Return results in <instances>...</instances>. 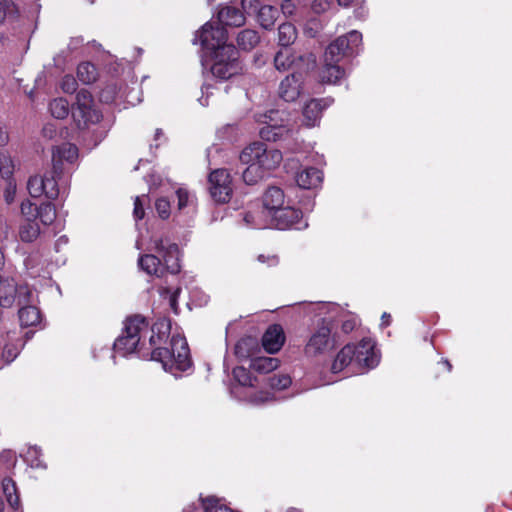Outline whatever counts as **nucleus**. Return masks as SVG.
I'll list each match as a JSON object with an SVG mask.
<instances>
[{
    "label": "nucleus",
    "mask_w": 512,
    "mask_h": 512,
    "mask_svg": "<svg viewBox=\"0 0 512 512\" xmlns=\"http://www.w3.org/2000/svg\"><path fill=\"white\" fill-rule=\"evenodd\" d=\"M284 191L275 185H268L262 194V205L265 210V216L268 218L274 213V210L284 206Z\"/></svg>",
    "instance_id": "14"
},
{
    "label": "nucleus",
    "mask_w": 512,
    "mask_h": 512,
    "mask_svg": "<svg viewBox=\"0 0 512 512\" xmlns=\"http://www.w3.org/2000/svg\"><path fill=\"white\" fill-rule=\"evenodd\" d=\"M40 178L43 179V184H45L44 195L46 198L55 200L59 195L58 180L60 178L48 173L40 176Z\"/></svg>",
    "instance_id": "34"
},
{
    "label": "nucleus",
    "mask_w": 512,
    "mask_h": 512,
    "mask_svg": "<svg viewBox=\"0 0 512 512\" xmlns=\"http://www.w3.org/2000/svg\"><path fill=\"white\" fill-rule=\"evenodd\" d=\"M333 102L329 98H313L307 102L303 108V123L307 127H314L320 121L323 110Z\"/></svg>",
    "instance_id": "11"
},
{
    "label": "nucleus",
    "mask_w": 512,
    "mask_h": 512,
    "mask_svg": "<svg viewBox=\"0 0 512 512\" xmlns=\"http://www.w3.org/2000/svg\"><path fill=\"white\" fill-rule=\"evenodd\" d=\"M356 362L364 368H374L379 363L374 343L369 338L362 339L358 345L346 344L336 355L332 365V373H338L350 363Z\"/></svg>",
    "instance_id": "2"
},
{
    "label": "nucleus",
    "mask_w": 512,
    "mask_h": 512,
    "mask_svg": "<svg viewBox=\"0 0 512 512\" xmlns=\"http://www.w3.org/2000/svg\"><path fill=\"white\" fill-rule=\"evenodd\" d=\"M106 137V131L94 130L90 135L91 147H96Z\"/></svg>",
    "instance_id": "58"
},
{
    "label": "nucleus",
    "mask_w": 512,
    "mask_h": 512,
    "mask_svg": "<svg viewBox=\"0 0 512 512\" xmlns=\"http://www.w3.org/2000/svg\"><path fill=\"white\" fill-rule=\"evenodd\" d=\"M28 460L31 462V467H34V462L42 455L41 449L38 447H31L28 450Z\"/></svg>",
    "instance_id": "61"
},
{
    "label": "nucleus",
    "mask_w": 512,
    "mask_h": 512,
    "mask_svg": "<svg viewBox=\"0 0 512 512\" xmlns=\"http://www.w3.org/2000/svg\"><path fill=\"white\" fill-rule=\"evenodd\" d=\"M217 18L218 23L222 24L221 26L239 27L245 23V15L242 10L229 5L222 7L218 11Z\"/></svg>",
    "instance_id": "16"
},
{
    "label": "nucleus",
    "mask_w": 512,
    "mask_h": 512,
    "mask_svg": "<svg viewBox=\"0 0 512 512\" xmlns=\"http://www.w3.org/2000/svg\"><path fill=\"white\" fill-rule=\"evenodd\" d=\"M278 15L279 11L276 7L271 5H264L259 9L257 17L260 25L264 29L268 30L274 25Z\"/></svg>",
    "instance_id": "29"
},
{
    "label": "nucleus",
    "mask_w": 512,
    "mask_h": 512,
    "mask_svg": "<svg viewBox=\"0 0 512 512\" xmlns=\"http://www.w3.org/2000/svg\"><path fill=\"white\" fill-rule=\"evenodd\" d=\"M63 161L58 154L52 153V168L51 171L47 172L50 175L61 178L63 174Z\"/></svg>",
    "instance_id": "51"
},
{
    "label": "nucleus",
    "mask_w": 512,
    "mask_h": 512,
    "mask_svg": "<svg viewBox=\"0 0 512 512\" xmlns=\"http://www.w3.org/2000/svg\"><path fill=\"white\" fill-rule=\"evenodd\" d=\"M248 167L243 171L242 178L247 185L257 184L259 181L269 176L262 167H260L255 161L247 163Z\"/></svg>",
    "instance_id": "26"
},
{
    "label": "nucleus",
    "mask_w": 512,
    "mask_h": 512,
    "mask_svg": "<svg viewBox=\"0 0 512 512\" xmlns=\"http://www.w3.org/2000/svg\"><path fill=\"white\" fill-rule=\"evenodd\" d=\"M98 76L96 66L91 62H82L77 67V77L84 84H91Z\"/></svg>",
    "instance_id": "31"
},
{
    "label": "nucleus",
    "mask_w": 512,
    "mask_h": 512,
    "mask_svg": "<svg viewBox=\"0 0 512 512\" xmlns=\"http://www.w3.org/2000/svg\"><path fill=\"white\" fill-rule=\"evenodd\" d=\"M151 331L153 334L170 335L171 322L168 318H162L157 320L152 326Z\"/></svg>",
    "instance_id": "47"
},
{
    "label": "nucleus",
    "mask_w": 512,
    "mask_h": 512,
    "mask_svg": "<svg viewBox=\"0 0 512 512\" xmlns=\"http://www.w3.org/2000/svg\"><path fill=\"white\" fill-rule=\"evenodd\" d=\"M277 130H279V128L270 127V126L263 127L260 130V136L263 140H266V141H276L280 137V134H279V132H277Z\"/></svg>",
    "instance_id": "52"
},
{
    "label": "nucleus",
    "mask_w": 512,
    "mask_h": 512,
    "mask_svg": "<svg viewBox=\"0 0 512 512\" xmlns=\"http://www.w3.org/2000/svg\"><path fill=\"white\" fill-rule=\"evenodd\" d=\"M259 40L257 31L244 29L237 36V45L243 51H251L259 43Z\"/></svg>",
    "instance_id": "28"
},
{
    "label": "nucleus",
    "mask_w": 512,
    "mask_h": 512,
    "mask_svg": "<svg viewBox=\"0 0 512 512\" xmlns=\"http://www.w3.org/2000/svg\"><path fill=\"white\" fill-rule=\"evenodd\" d=\"M304 78L301 73L292 72L285 79H283L279 86V96L286 102L295 101L300 95L301 85Z\"/></svg>",
    "instance_id": "13"
},
{
    "label": "nucleus",
    "mask_w": 512,
    "mask_h": 512,
    "mask_svg": "<svg viewBox=\"0 0 512 512\" xmlns=\"http://www.w3.org/2000/svg\"><path fill=\"white\" fill-rule=\"evenodd\" d=\"M209 187H232V178L229 171L225 168L216 169L209 174Z\"/></svg>",
    "instance_id": "30"
},
{
    "label": "nucleus",
    "mask_w": 512,
    "mask_h": 512,
    "mask_svg": "<svg viewBox=\"0 0 512 512\" xmlns=\"http://www.w3.org/2000/svg\"><path fill=\"white\" fill-rule=\"evenodd\" d=\"M170 305L173 311L177 314L178 313V305H177V293H173L170 297Z\"/></svg>",
    "instance_id": "64"
},
{
    "label": "nucleus",
    "mask_w": 512,
    "mask_h": 512,
    "mask_svg": "<svg viewBox=\"0 0 512 512\" xmlns=\"http://www.w3.org/2000/svg\"><path fill=\"white\" fill-rule=\"evenodd\" d=\"M316 67V56L312 52L304 54H294L291 68L293 72L301 73V77L304 78L305 74L314 70Z\"/></svg>",
    "instance_id": "20"
},
{
    "label": "nucleus",
    "mask_w": 512,
    "mask_h": 512,
    "mask_svg": "<svg viewBox=\"0 0 512 512\" xmlns=\"http://www.w3.org/2000/svg\"><path fill=\"white\" fill-rule=\"evenodd\" d=\"M179 247L177 244H170L163 254V261L165 269L171 274L180 272L181 266L179 263Z\"/></svg>",
    "instance_id": "25"
},
{
    "label": "nucleus",
    "mask_w": 512,
    "mask_h": 512,
    "mask_svg": "<svg viewBox=\"0 0 512 512\" xmlns=\"http://www.w3.org/2000/svg\"><path fill=\"white\" fill-rule=\"evenodd\" d=\"M227 40L228 32L224 26H221L219 23L214 25L211 22H207L195 33L193 44L199 42L208 56L219 52L220 48L224 46H234L233 44H228Z\"/></svg>",
    "instance_id": "8"
},
{
    "label": "nucleus",
    "mask_w": 512,
    "mask_h": 512,
    "mask_svg": "<svg viewBox=\"0 0 512 512\" xmlns=\"http://www.w3.org/2000/svg\"><path fill=\"white\" fill-rule=\"evenodd\" d=\"M14 166L10 157L1 155L0 156V175L6 181L13 179Z\"/></svg>",
    "instance_id": "44"
},
{
    "label": "nucleus",
    "mask_w": 512,
    "mask_h": 512,
    "mask_svg": "<svg viewBox=\"0 0 512 512\" xmlns=\"http://www.w3.org/2000/svg\"><path fill=\"white\" fill-rule=\"evenodd\" d=\"M355 326H356L355 320H353V319L345 320L341 325V331L344 334H349L350 332H352L354 330Z\"/></svg>",
    "instance_id": "62"
},
{
    "label": "nucleus",
    "mask_w": 512,
    "mask_h": 512,
    "mask_svg": "<svg viewBox=\"0 0 512 512\" xmlns=\"http://www.w3.org/2000/svg\"><path fill=\"white\" fill-rule=\"evenodd\" d=\"M295 8V4L291 0H284L281 4V11L286 16H291Z\"/></svg>",
    "instance_id": "59"
},
{
    "label": "nucleus",
    "mask_w": 512,
    "mask_h": 512,
    "mask_svg": "<svg viewBox=\"0 0 512 512\" xmlns=\"http://www.w3.org/2000/svg\"><path fill=\"white\" fill-rule=\"evenodd\" d=\"M150 201L148 195H141L137 196L134 201V210H133V216L136 221L142 220L145 216V202Z\"/></svg>",
    "instance_id": "46"
},
{
    "label": "nucleus",
    "mask_w": 512,
    "mask_h": 512,
    "mask_svg": "<svg viewBox=\"0 0 512 512\" xmlns=\"http://www.w3.org/2000/svg\"><path fill=\"white\" fill-rule=\"evenodd\" d=\"M27 190L32 198H38L45 191V184L40 176H31L27 182Z\"/></svg>",
    "instance_id": "42"
},
{
    "label": "nucleus",
    "mask_w": 512,
    "mask_h": 512,
    "mask_svg": "<svg viewBox=\"0 0 512 512\" xmlns=\"http://www.w3.org/2000/svg\"><path fill=\"white\" fill-rule=\"evenodd\" d=\"M296 38L297 30L292 23L285 22L278 27V44L282 48H288L295 42Z\"/></svg>",
    "instance_id": "27"
},
{
    "label": "nucleus",
    "mask_w": 512,
    "mask_h": 512,
    "mask_svg": "<svg viewBox=\"0 0 512 512\" xmlns=\"http://www.w3.org/2000/svg\"><path fill=\"white\" fill-rule=\"evenodd\" d=\"M38 206L32 203L30 200L22 201L20 205L21 214L24 217L23 220H37Z\"/></svg>",
    "instance_id": "45"
},
{
    "label": "nucleus",
    "mask_w": 512,
    "mask_h": 512,
    "mask_svg": "<svg viewBox=\"0 0 512 512\" xmlns=\"http://www.w3.org/2000/svg\"><path fill=\"white\" fill-rule=\"evenodd\" d=\"M116 97V86L113 84L106 85L99 93V100L102 103L109 104Z\"/></svg>",
    "instance_id": "49"
},
{
    "label": "nucleus",
    "mask_w": 512,
    "mask_h": 512,
    "mask_svg": "<svg viewBox=\"0 0 512 512\" xmlns=\"http://www.w3.org/2000/svg\"><path fill=\"white\" fill-rule=\"evenodd\" d=\"M338 61H332L324 58V67L321 70L322 83L337 84L342 78L345 77V70L339 66Z\"/></svg>",
    "instance_id": "19"
},
{
    "label": "nucleus",
    "mask_w": 512,
    "mask_h": 512,
    "mask_svg": "<svg viewBox=\"0 0 512 512\" xmlns=\"http://www.w3.org/2000/svg\"><path fill=\"white\" fill-rule=\"evenodd\" d=\"M381 320H382V322H381V326H382V327H387V326H389V325H390V322H391V315H390L389 313H387V312H384V313L382 314Z\"/></svg>",
    "instance_id": "63"
},
{
    "label": "nucleus",
    "mask_w": 512,
    "mask_h": 512,
    "mask_svg": "<svg viewBox=\"0 0 512 512\" xmlns=\"http://www.w3.org/2000/svg\"><path fill=\"white\" fill-rule=\"evenodd\" d=\"M294 53H290L287 48L279 50L274 57L275 68L279 71H286L291 68Z\"/></svg>",
    "instance_id": "38"
},
{
    "label": "nucleus",
    "mask_w": 512,
    "mask_h": 512,
    "mask_svg": "<svg viewBox=\"0 0 512 512\" xmlns=\"http://www.w3.org/2000/svg\"><path fill=\"white\" fill-rule=\"evenodd\" d=\"M233 378L238 382L241 386H249L254 387V381H257L256 377H253L249 371V369L243 366H237L232 371Z\"/></svg>",
    "instance_id": "36"
},
{
    "label": "nucleus",
    "mask_w": 512,
    "mask_h": 512,
    "mask_svg": "<svg viewBox=\"0 0 512 512\" xmlns=\"http://www.w3.org/2000/svg\"><path fill=\"white\" fill-rule=\"evenodd\" d=\"M258 261L259 262H262V263H265L267 262L270 266H277L278 263H279V257L278 255H269V256H265L263 254H260L258 257H257Z\"/></svg>",
    "instance_id": "60"
},
{
    "label": "nucleus",
    "mask_w": 512,
    "mask_h": 512,
    "mask_svg": "<svg viewBox=\"0 0 512 512\" xmlns=\"http://www.w3.org/2000/svg\"><path fill=\"white\" fill-rule=\"evenodd\" d=\"M361 41L362 34L357 30H352L331 42L325 50L324 58L339 62L341 57L353 56Z\"/></svg>",
    "instance_id": "10"
},
{
    "label": "nucleus",
    "mask_w": 512,
    "mask_h": 512,
    "mask_svg": "<svg viewBox=\"0 0 512 512\" xmlns=\"http://www.w3.org/2000/svg\"><path fill=\"white\" fill-rule=\"evenodd\" d=\"M291 378L287 374L270 376L267 378V384L275 390H284L291 385Z\"/></svg>",
    "instance_id": "43"
},
{
    "label": "nucleus",
    "mask_w": 512,
    "mask_h": 512,
    "mask_svg": "<svg viewBox=\"0 0 512 512\" xmlns=\"http://www.w3.org/2000/svg\"><path fill=\"white\" fill-rule=\"evenodd\" d=\"M285 342V333L280 324L270 325L261 338L264 350L269 354L277 353Z\"/></svg>",
    "instance_id": "12"
},
{
    "label": "nucleus",
    "mask_w": 512,
    "mask_h": 512,
    "mask_svg": "<svg viewBox=\"0 0 512 512\" xmlns=\"http://www.w3.org/2000/svg\"><path fill=\"white\" fill-rule=\"evenodd\" d=\"M19 16V10L12 0H0V23L6 18L16 19Z\"/></svg>",
    "instance_id": "39"
},
{
    "label": "nucleus",
    "mask_w": 512,
    "mask_h": 512,
    "mask_svg": "<svg viewBox=\"0 0 512 512\" xmlns=\"http://www.w3.org/2000/svg\"><path fill=\"white\" fill-rule=\"evenodd\" d=\"M258 352H260L259 340L251 335L240 338L234 347V354L240 360H251Z\"/></svg>",
    "instance_id": "15"
},
{
    "label": "nucleus",
    "mask_w": 512,
    "mask_h": 512,
    "mask_svg": "<svg viewBox=\"0 0 512 512\" xmlns=\"http://www.w3.org/2000/svg\"><path fill=\"white\" fill-rule=\"evenodd\" d=\"M332 4V0H314L311 9L314 13L320 14L327 11Z\"/></svg>",
    "instance_id": "56"
},
{
    "label": "nucleus",
    "mask_w": 512,
    "mask_h": 512,
    "mask_svg": "<svg viewBox=\"0 0 512 512\" xmlns=\"http://www.w3.org/2000/svg\"><path fill=\"white\" fill-rule=\"evenodd\" d=\"M18 316L21 326L24 327L36 326L42 319L41 311L34 305L21 307Z\"/></svg>",
    "instance_id": "23"
},
{
    "label": "nucleus",
    "mask_w": 512,
    "mask_h": 512,
    "mask_svg": "<svg viewBox=\"0 0 512 512\" xmlns=\"http://www.w3.org/2000/svg\"><path fill=\"white\" fill-rule=\"evenodd\" d=\"M148 326L149 322L145 316L141 314L128 316L124 322L122 334L113 344V349L122 353L123 356L136 352L141 358L143 353H151V351L143 350L140 346L139 334Z\"/></svg>",
    "instance_id": "3"
},
{
    "label": "nucleus",
    "mask_w": 512,
    "mask_h": 512,
    "mask_svg": "<svg viewBox=\"0 0 512 512\" xmlns=\"http://www.w3.org/2000/svg\"><path fill=\"white\" fill-rule=\"evenodd\" d=\"M49 109L53 117L64 119L69 115V102L64 98H57L50 102Z\"/></svg>",
    "instance_id": "35"
},
{
    "label": "nucleus",
    "mask_w": 512,
    "mask_h": 512,
    "mask_svg": "<svg viewBox=\"0 0 512 512\" xmlns=\"http://www.w3.org/2000/svg\"><path fill=\"white\" fill-rule=\"evenodd\" d=\"M170 208V202L164 197L158 198L155 202V209L158 213V216L163 220L169 218L171 213Z\"/></svg>",
    "instance_id": "48"
},
{
    "label": "nucleus",
    "mask_w": 512,
    "mask_h": 512,
    "mask_svg": "<svg viewBox=\"0 0 512 512\" xmlns=\"http://www.w3.org/2000/svg\"><path fill=\"white\" fill-rule=\"evenodd\" d=\"M71 113L76 126L85 130L90 124L99 123L102 112L96 108L93 96L87 89H81L76 95V102L72 104Z\"/></svg>",
    "instance_id": "6"
},
{
    "label": "nucleus",
    "mask_w": 512,
    "mask_h": 512,
    "mask_svg": "<svg viewBox=\"0 0 512 512\" xmlns=\"http://www.w3.org/2000/svg\"><path fill=\"white\" fill-rule=\"evenodd\" d=\"M212 199L220 204L229 202L232 196V187H209Z\"/></svg>",
    "instance_id": "41"
},
{
    "label": "nucleus",
    "mask_w": 512,
    "mask_h": 512,
    "mask_svg": "<svg viewBox=\"0 0 512 512\" xmlns=\"http://www.w3.org/2000/svg\"><path fill=\"white\" fill-rule=\"evenodd\" d=\"M268 218L270 226L278 230H304L308 227L302 210L289 205L274 210Z\"/></svg>",
    "instance_id": "9"
},
{
    "label": "nucleus",
    "mask_w": 512,
    "mask_h": 512,
    "mask_svg": "<svg viewBox=\"0 0 512 512\" xmlns=\"http://www.w3.org/2000/svg\"><path fill=\"white\" fill-rule=\"evenodd\" d=\"M280 365V360L274 357L255 356L251 359L249 369L259 374H267L274 371Z\"/></svg>",
    "instance_id": "21"
},
{
    "label": "nucleus",
    "mask_w": 512,
    "mask_h": 512,
    "mask_svg": "<svg viewBox=\"0 0 512 512\" xmlns=\"http://www.w3.org/2000/svg\"><path fill=\"white\" fill-rule=\"evenodd\" d=\"M1 484L9 505L13 508H17L19 506L20 499L17 494L16 482H1Z\"/></svg>",
    "instance_id": "40"
},
{
    "label": "nucleus",
    "mask_w": 512,
    "mask_h": 512,
    "mask_svg": "<svg viewBox=\"0 0 512 512\" xmlns=\"http://www.w3.org/2000/svg\"><path fill=\"white\" fill-rule=\"evenodd\" d=\"M16 195V182L15 180L6 181V187L4 190V198L7 204H11Z\"/></svg>",
    "instance_id": "53"
},
{
    "label": "nucleus",
    "mask_w": 512,
    "mask_h": 512,
    "mask_svg": "<svg viewBox=\"0 0 512 512\" xmlns=\"http://www.w3.org/2000/svg\"><path fill=\"white\" fill-rule=\"evenodd\" d=\"M139 267L149 275H157L161 260L152 254L141 255L138 259Z\"/></svg>",
    "instance_id": "33"
},
{
    "label": "nucleus",
    "mask_w": 512,
    "mask_h": 512,
    "mask_svg": "<svg viewBox=\"0 0 512 512\" xmlns=\"http://www.w3.org/2000/svg\"><path fill=\"white\" fill-rule=\"evenodd\" d=\"M61 87L65 93L72 94L77 89V82L73 76L66 75L63 78Z\"/></svg>",
    "instance_id": "55"
},
{
    "label": "nucleus",
    "mask_w": 512,
    "mask_h": 512,
    "mask_svg": "<svg viewBox=\"0 0 512 512\" xmlns=\"http://www.w3.org/2000/svg\"><path fill=\"white\" fill-rule=\"evenodd\" d=\"M170 346L157 347L151 353H143L142 358L160 362L166 372L177 376L175 370L185 372L192 367L190 349L186 338L179 334L171 337Z\"/></svg>",
    "instance_id": "1"
},
{
    "label": "nucleus",
    "mask_w": 512,
    "mask_h": 512,
    "mask_svg": "<svg viewBox=\"0 0 512 512\" xmlns=\"http://www.w3.org/2000/svg\"><path fill=\"white\" fill-rule=\"evenodd\" d=\"M3 343V337L1 338V344ZM0 352L2 355V358L5 360V363H10L16 358V352L14 348L5 346L2 349V345L0 346Z\"/></svg>",
    "instance_id": "57"
},
{
    "label": "nucleus",
    "mask_w": 512,
    "mask_h": 512,
    "mask_svg": "<svg viewBox=\"0 0 512 512\" xmlns=\"http://www.w3.org/2000/svg\"><path fill=\"white\" fill-rule=\"evenodd\" d=\"M176 196L178 199L177 208L179 211H182L184 208L188 206L189 193L186 189L179 188L176 191Z\"/></svg>",
    "instance_id": "54"
},
{
    "label": "nucleus",
    "mask_w": 512,
    "mask_h": 512,
    "mask_svg": "<svg viewBox=\"0 0 512 512\" xmlns=\"http://www.w3.org/2000/svg\"><path fill=\"white\" fill-rule=\"evenodd\" d=\"M40 226L37 220H22L19 225V237L22 242L31 243L40 235Z\"/></svg>",
    "instance_id": "24"
},
{
    "label": "nucleus",
    "mask_w": 512,
    "mask_h": 512,
    "mask_svg": "<svg viewBox=\"0 0 512 512\" xmlns=\"http://www.w3.org/2000/svg\"><path fill=\"white\" fill-rule=\"evenodd\" d=\"M57 217L55 205L51 202H42L38 206L37 220L45 225H51Z\"/></svg>",
    "instance_id": "32"
},
{
    "label": "nucleus",
    "mask_w": 512,
    "mask_h": 512,
    "mask_svg": "<svg viewBox=\"0 0 512 512\" xmlns=\"http://www.w3.org/2000/svg\"><path fill=\"white\" fill-rule=\"evenodd\" d=\"M241 7L243 14H258L259 9L261 8L260 0H241Z\"/></svg>",
    "instance_id": "50"
},
{
    "label": "nucleus",
    "mask_w": 512,
    "mask_h": 512,
    "mask_svg": "<svg viewBox=\"0 0 512 512\" xmlns=\"http://www.w3.org/2000/svg\"><path fill=\"white\" fill-rule=\"evenodd\" d=\"M282 153L275 148H269L264 142H253L247 146L239 156L242 163L255 161L267 173L279 166L282 161Z\"/></svg>",
    "instance_id": "7"
},
{
    "label": "nucleus",
    "mask_w": 512,
    "mask_h": 512,
    "mask_svg": "<svg viewBox=\"0 0 512 512\" xmlns=\"http://www.w3.org/2000/svg\"><path fill=\"white\" fill-rule=\"evenodd\" d=\"M316 325V331L305 346V354L308 356L330 352L340 345L338 333L333 332L335 321L332 317L320 318Z\"/></svg>",
    "instance_id": "4"
},
{
    "label": "nucleus",
    "mask_w": 512,
    "mask_h": 512,
    "mask_svg": "<svg viewBox=\"0 0 512 512\" xmlns=\"http://www.w3.org/2000/svg\"><path fill=\"white\" fill-rule=\"evenodd\" d=\"M17 463L16 453L10 449L3 450L0 454V480H13L12 469Z\"/></svg>",
    "instance_id": "22"
},
{
    "label": "nucleus",
    "mask_w": 512,
    "mask_h": 512,
    "mask_svg": "<svg viewBox=\"0 0 512 512\" xmlns=\"http://www.w3.org/2000/svg\"><path fill=\"white\" fill-rule=\"evenodd\" d=\"M323 179L321 170L315 167H307L296 176L297 185L303 189L316 188Z\"/></svg>",
    "instance_id": "18"
},
{
    "label": "nucleus",
    "mask_w": 512,
    "mask_h": 512,
    "mask_svg": "<svg viewBox=\"0 0 512 512\" xmlns=\"http://www.w3.org/2000/svg\"><path fill=\"white\" fill-rule=\"evenodd\" d=\"M53 152L68 163H73L78 158V148L71 143H65L57 147Z\"/></svg>",
    "instance_id": "37"
},
{
    "label": "nucleus",
    "mask_w": 512,
    "mask_h": 512,
    "mask_svg": "<svg viewBox=\"0 0 512 512\" xmlns=\"http://www.w3.org/2000/svg\"><path fill=\"white\" fill-rule=\"evenodd\" d=\"M23 287L18 288L13 280H3L0 282V306L10 308L16 297L18 296L19 304H21V293Z\"/></svg>",
    "instance_id": "17"
},
{
    "label": "nucleus",
    "mask_w": 512,
    "mask_h": 512,
    "mask_svg": "<svg viewBox=\"0 0 512 512\" xmlns=\"http://www.w3.org/2000/svg\"><path fill=\"white\" fill-rule=\"evenodd\" d=\"M208 57L213 61L210 66L211 74L221 81L229 80L241 74L243 70L239 51L235 46H224L220 48L219 52L208 55Z\"/></svg>",
    "instance_id": "5"
}]
</instances>
